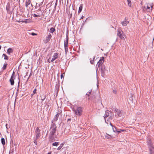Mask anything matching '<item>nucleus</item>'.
I'll return each mask as SVG.
<instances>
[{"instance_id":"23","label":"nucleus","mask_w":154,"mask_h":154,"mask_svg":"<svg viewBox=\"0 0 154 154\" xmlns=\"http://www.w3.org/2000/svg\"><path fill=\"white\" fill-rule=\"evenodd\" d=\"M55 30V29L53 28L52 27L51 28V29H50V32L53 33Z\"/></svg>"},{"instance_id":"46","label":"nucleus","mask_w":154,"mask_h":154,"mask_svg":"<svg viewBox=\"0 0 154 154\" xmlns=\"http://www.w3.org/2000/svg\"><path fill=\"white\" fill-rule=\"evenodd\" d=\"M70 120V119H68V120Z\"/></svg>"},{"instance_id":"47","label":"nucleus","mask_w":154,"mask_h":154,"mask_svg":"<svg viewBox=\"0 0 154 154\" xmlns=\"http://www.w3.org/2000/svg\"><path fill=\"white\" fill-rule=\"evenodd\" d=\"M33 94H31V96H32Z\"/></svg>"},{"instance_id":"7","label":"nucleus","mask_w":154,"mask_h":154,"mask_svg":"<svg viewBox=\"0 0 154 154\" xmlns=\"http://www.w3.org/2000/svg\"><path fill=\"white\" fill-rule=\"evenodd\" d=\"M116 112L115 114V116L117 117L122 116L123 113L121 111L119 110L118 109H116Z\"/></svg>"},{"instance_id":"41","label":"nucleus","mask_w":154,"mask_h":154,"mask_svg":"<svg viewBox=\"0 0 154 154\" xmlns=\"http://www.w3.org/2000/svg\"><path fill=\"white\" fill-rule=\"evenodd\" d=\"M7 124H6V127L7 128H8V127H7Z\"/></svg>"},{"instance_id":"16","label":"nucleus","mask_w":154,"mask_h":154,"mask_svg":"<svg viewBox=\"0 0 154 154\" xmlns=\"http://www.w3.org/2000/svg\"><path fill=\"white\" fill-rule=\"evenodd\" d=\"M65 144V143H61L59 146L57 148V149L58 150H60L63 146Z\"/></svg>"},{"instance_id":"34","label":"nucleus","mask_w":154,"mask_h":154,"mask_svg":"<svg viewBox=\"0 0 154 154\" xmlns=\"http://www.w3.org/2000/svg\"><path fill=\"white\" fill-rule=\"evenodd\" d=\"M31 35H36L37 34L36 33H35L34 32H32L31 33Z\"/></svg>"},{"instance_id":"38","label":"nucleus","mask_w":154,"mask_h":154,"mask_svg":"<svg viewBox=\"0 0 154 154\" xmlns=\"http://www.w3.org/2000/svg\"><path fill=\"white\" fill-rule=\"evenodd\" d=\"M28 22L26 20V21H23V23H27Z\"/></svg>"},{"instance_id":"39","label":"nucleus","mask_w":154,"mask_h":154,"mask_svg":"<svg viewBox=\"0 0 154 154\" xmlns=\"http://www.w3.org/2000/svg\"><path fill=\"white\" fill-rule=\"evenodd\" d=\"M84 17L83 16H82V17H81L80 19H82Z\"/></svg>"},{"instance_id":"5","label":"nucleus","mask_w":154,"mask_h":154,"mask_svg":"<svg viewBox=\"0 0 154 154\" xmlns=\"http://www.w3.org/2000/svg\"><path fill=\"white\" fill-rule=\"evenodd\" d=\"M109 123H110V125H111V126L112 127V128L114 132H117L119 133H120L123 132L125 131V130L122 129H120L119 130H117L116 129V127H114V128H113L112 125V124L110 122H109Z\"/></svg>"},{"instance_id":"40","label":"nucleus","mask_w":154,"mask_h":154,"mask_svg":"<svg viewBox=\"0 0 154 154\" xmlns=\"http://www.w3.org/2000/svg\"><path fill=\"white\" fill-rule=\"evenodd\" d=\"M63 77V75H61V78H62Z\"/></svg>"},{"instance_id":"44","label":"nucleus","mask_w":154,"mask_h":154,"mask_svg":"<svg viewBox=\"0 0 154 154\" xmlns=\"http://www.w3.org/2000/svg\"><path fill=\"white\" fill-rule=\"evenodd\" d=\"M1 45H0V50L1 49Z\"/></svg>"},{"instance_id":"42","label":"nucleus","mask_w":154,"mask_h":154,"mask_svg":"<svg viewBox=\"0 0 154 154\" xmlns=\"http://www.w3.org/2000/svg\"><path fill=\"white\" fill-rule=\"evenodd\" d=\"M50 59H51V58H49V59H48V62H50V61H49V60H50Z\"/></svg>"},{"instance_id":"18","label":"nucleus","mask_w":154,"mask_h":154,"mask_svg":"<svg viewBox=\"0 0 154 154\" xmlns=\"http://www.w3.org/2000/svg\"><path fill=\"white\" fill-rule=\"evenodd\" d=\"M95 58V57H94L92 58H90V62L91 64H93V62Z\"/></svg>"},{"instance_id":"24","label":"nucleus","mask_w":154,"mask_h":154,"mask_svg":"<svg viewBox=\"0 0 154 154\" xmlns=\"http://www.w3.org/2000/svg\"><path fill=\"white\" fill-rule=\"evenodd\" d=\"M150 152H152V153H154V147H151L150 149Z\"/></svg>"},{"instance_id":"15","label":"nucleus","mask_w":154,"mask_h":154,"mask_svg":"<svg viewBox=\"0 0 154 154\" xmlns=\"http://www.w3.org/2000/svg\"><path fill=\"white\" fill-rule=\"evenodd\" d=\"M129 23V21L127 20L126 19H125V21L122 22H121V23L123 26H126L127 24Z\"/></svg>"},{"instance_id":"13","label":"nucleus","mask_w":154,"mask_h":154,"mask_svg":"<svg viewBox=\"0 0 154 154\" xmlns=\"http://www.w3.org/2000/svg\"><path fill=\"white\" fill-rule=\"evenodd\" d=\"M51 37V34L50 33H49L46 38L45 40V43H47L50 40Z\"/></svg>"},{"instance_id":"32","label":"nucleus","mask_w":154,"mask_h":154,"mask_svg":"<svg viewBox=\"0 0 154 154\" xmlns=\"http://www.w3.org/2000/svg\"><path fill=\"white\" fill-rule=\"evenodd\" d=\"M113 92L114 94H116L117 92V90L116 89L114 90L113 91Z\"/></svg>"},{"instance_id":"3","label":"nucleus","mask_w":154,"mask_h":154,"mask_svg":"<svg viewBox=\"0 0 154 154\" xmlns=\"http://www.w3.org/2000/svg\"><path fill=\"white\" fill-rule=\"evenodd\" d=\"M74 113L78 116H81L82 115L83 109L81 107H77L76 109H73Z\"/></svg>"},{"instance_id":"8","label":"nucleus","mask_w":154,"mask_h":154,"mask_svg":"<svg viewBox=\"0 0 154 154\" xmlns=\"http://www.w3.org/2000/svg\"><path fill=\"white\" fill-rule=\"evenodd\" d=\"M14 72H13V74L11 76V78L10 79V82L11 83V84L12 85H14V79H15L14 77Z\"/></svg>"},{"instance_id":"33","label":"nucleus","mask_w":154,"mask_h":154,"mask_svg":"<svg viewBox=\"0 0 154 154\" xmlns=\"http://www.w3.org/2000/svg\"><path fill=\"white\" fill-rule=\"evenodd\" d=\"M36 89H35L33 91V94H35L36 93Z\"/></svg>"},{"instance_id":"14","label":"nucleus","mask_w":154,"mask_h":154,"mask_svg":"<svg viewBox=\"0 0 154 154\" xmlns=\"http://www.w3.org/2000/svg\"><path fill=\"white\" fill-rule=\"evenodd\" d=\"M104 58V57H101L99 61L98 62L97 64L98 65V66H99L100 64H102L103 62Z\"/></svg>"},{"instance_id":"26","label":"nucleus","mask_w":154,"mask_h":154,"mask_svg":"<svg viewBox=\"0 0 154 154\" xmlns=\"http://www.w3.org/2000/svg\"><path fill=\"white\" fill-rule=\"evenodd\" d=\"M127 2H128V5L130 7H131V0H127Z\"/></svg>"},{"instance_id":"12","label":"nucleus","mask_w":154,"mask_h":154,"mask_svg":"<svg viewBox=\"0 0 154 154\" xmlns=\"http://www.w3.org/2000/svg\"><path fill=\"white\" fill-rule=\"evenodd\" d=\"M104 137L105 138V139H111L113 137V136L112 134H108L107 133L105 134Z\"/></svg>"},{"instance_id":"6","label":"nucleus","mask_w":154,"mask_h":154,"mask_svg":"<svg viewBox=\"0 0 154 154\" xmlns=\"http://www.w3.org/2000/svg\"><path fill=\"white\" fill-rule=\"evenodd\" d=\"M36 139H38L40 136V130L38 127H37L35 130Z\"/></svg>"},{"instance_id":"22","label":"nucleus","mask_w":154,"mask_h":154,"mask_svg":"<svg viewBox=\"0 0 154 154\" xmlns=\"http://www.w3.org/2000/svg\"><path fill=\"white\" fill-rule=\"evenodd\" d=\"M1 141L2 142V143L3 145H4L5 144V140L4 138H2L1 139Z\"/></svg>"},{"instance_id":"21","label":"nucleus","mask_w":154,"mask_h":154,"mask_svg":"<svg viewBox=\"0 0 154 154\" xmlns=\"http://www.w3.org/2000/svg\"><path fill=\"white\" fill-rule=\"evenodd\" d=\"M68 39L66 38L64 42V46L68 47Z\"/></svg>"},{"instance_id":"37","label":"nucleus","mask_w":154,"mask_h":154,"mask_svg":"<svg viewBox=\"0 0 154 154\" xmlns=\"http://www.w3.org/2000/svg\"><path fill=\"white\" fill-rule=\"evenodd\" d=\"M107 131H108V133H109V134L110 133V131H109V129H107Z\"/></svg>"},{"instance_id":"17","label":"nucleus","mask_w":154,"mask_h":154,"mask_svg":"<svg viewBox=\"0 0 154 154\" xmlns=\"http://www.w3.org/2000/svg\"><path fill=\"white\" fill-rule=\"evenodd\" d=\"M13 52V50L11 48H9L7 50V53L9 54L11 53H12Z\"/></svg>"},{"instance_id":"1","label":"nucleus","mask_w":154,"mask_h":154,"mask_svg":"<svg viewBox=\"0 0 154 154\" xmlns=\"http://www.w3.org/2000/svg\"><path fill=\"white\" fill-rule=\"evenodd\" d=\"M57 126L55 123H53L51 125L49 129V138L50 140L53 141V140H55V138L57 137L56 134Z\"/></svg>"},{"instance_id":"28","label":"nucleus","mask_w":154,"mask_h":154,"mask_svg":"<svg viewBox=\"0 0 154 154\" xmlns=\"http://www.w3.org/2000/svg\"><path fill=\"white\" fill-rule=\"evenodd\" d=\"M30 4L29 1H27L26 3V7H27L28 5H29Z\"/></svg>"},{"instance_id":"10","label":"nucleus","mask_w":154,"mask_h":154,"mask_svg":"<svg viewBox=\"0 0 154 154\" xmlns=\"http://www.w3.org/2000/svg\"><path fill=\"white\" fill-rule=\"evenodd\" d=\"M111 113L109 111H107L106 112L105 115L104 116V117L105 119V122L107 123V124H108V123L107 122H106V118L109 116V114Z\"/></svg>"},{"instance_id":"29","label":"nucleus","mask_w":154,"mask_h":154,"mask_svg":"<svg viewBox=\"0 0 154 154\" xmlns=\"http://www.w3.org/2000/svg\"><path fill=\"white\" fill-rule=\"evenodd\" d=\"M7 65V64H4V65L3 66V69H6Z\"/></svg>"},{"instance_id":"25","label":"nucleus","mask_w":154,"mask_h":154,"mask_svg":"<svg viewBox=\"0 0 154 154\" xmlns=\"http://www.w3.org/2000/svg\"><path fill=\"white\" fill-rule=\"evenodd\" d=\"M58 142H55L52 144V145L53 146H57L59 145Z\"/></svg>"},{"instance_id":"35","label":"nucleus","mask_w":154,"mask_h":154,"mask_svg":"<svg viewBox=\"0 0 154 154\" xmlns=\"http://www.w3.org/2000/svg\"><path fill=\"white\" fill-rule=\"evenodd\" d=\"M18 22L19 23H20V22H22V23H23V20H19V21H18Z\"/></svg>"},{"instance_id":"30","label":"nucleus","mask_w":154,"mask_h":154,"mask_svg":"<svg viewBox=\"0 0 154 154\" xmlns=\"http://www.w3.org/2000/svg\"><path fill=\"white\" fill-rule=\"evenodd\" d=\"M33 16L34 17H39L40 16L39 15H37V14H33Z\"/></svg>"},{"instance_id":"20","label":"nucleus","mask_w":154,"mask_h":154,"mask_svg":"<svg viewBox=\"0 0 154 154\" xmlns=\"http://www.w3.org/2000/svg\"><path fill=\"white\" fill-rule=\"evenodd\" d=\"M82 5H81L79 7V9L78 11V13H80L82 11Z\"/></svg>"},{"instance_id":"4","label":"nucleus","mask_w":154,"mask_h":154,"mask_svg":"<svg viewBox=\"0 0 154 154\" xmlns=\"http://www.w3.org/2000/svg\"><path fill=\"white\" fill-rule=\"evenodd\" d=\"M117 35L121 39H124L126 38L125 35L123 33L122 31L120 29H118Z\"/></svg>"},{"instance_id":"43","label":"nucleus","mask_w":154,"mask_h":154,"mask_svg":"<svg viewBox=\"0 0 154 154\" xmlns=\"http://www.w3.org/2000/svg\"><path fill=\"white\" fill-rule=\"evenodd\" d=\"M48 154H51V152H49L48 153Z\"/></svg>"},{"instance_id":"45","label":"nucleus","mask_w":154,"mask_h":154,"mask_svg":"<svg viewBox=\"0 0 154 154\" xmlns=\"http://www.w3.org/2000/svg\"><path fill=\"white\" fill-rule=\"evenodd\" d=\"M153 153H152V152H150V154H152Z\"/></svg>"},{"instance_id":"36","label":"nucleus","mask_w":154,"mask_h":154,"mask_svg":"<svg viewBox=\"0 0 154 154\" xmlns=\"http://www.w3.org/2000/svg\"><path fill=\"white\" fill-rule=\"evenodd\" d=\"M34 143H35L36 144H37V141H36V140H34Z\"/></svg>"},{"instance_id":"27","label":"nucleus","mask_w":154,"mask_h":154,"mask_svg":"<svg viewBox=\"0 0 154 154\" xmlns=\"http://www.w3.org/2000/svg\"><path fill=\"white\" fill-rule=\"evenodd\" d=\"M3 56H4V59L7 60L8 59V57L5 54H3Z\"/></svg>"},{"instance_id":"11","label":"nucleus","mask_w":154,"mask_h":154,"mask_svg":"<svg viewBox=\"0 0 154 154\" xmlns=\"http://www.w3.org/2000/svg\"><path fill=\"white\" fill-rule=\"evenodd\" d=\"M58 57V55L57 53H54L53 55L52 56V58L51 60V62H52L55 60Z\"/></svg>"},{"instance_id":"2","label":"nucleus","mask_w":154,"mask_h":154,"mask_svg":"<svg viewBox=\"0 0 154 154\" xmlns=\"http://www.w3.org/2000/svg\"><path fill=\"white\" fill-rule=\"evenodd\" d=\"M153 4L152 3H146L143 6L145 10L147 12H151L152 9Z\"/></svg>"},{"instance_id":"48","label":"nucleus","mask_w":154,"mask_h":154,"mask_svg":"<svg viewBox=\"0 0 154 154\" xmlns=\"http://www.w3.org/2000/svg\"><path fill=\"white\" fill-rule=\"evenodd\" d=\"M86 95H88V96H89V94H87Z\"/></svg>"},{"instance_id":"9","label":"nucleus","mask_w":154,"mask_h":154,"mask_svg":"<svg viewBox=\"0 0 154 154\" xmlns=\"http://www.w3.org/2000/svg\"><path fill=\"white\" fill-rule=\"evenodd\" d=\"M61 112H62V111H61V110H60H60L58 112H57V114H56V115L55 117V118H54V119L53 120V121H54L55 122H56L57 121V120L58 119V117L59 116V115L60 113H61Z\"/></svg>"},{"instance_id":"19","label":"nucleus","mask_w":154,"mask_h":154,"mask_svg":"<svg viewBox=\"0 0 154 154\" xmlns=\"http://www.w3.org/2000/svg\"><path fill=\"white\" fill-rule=\"evenodd\" d=\"M101 75L103 76H104L105 75V68L104 69H101Z\"/></svg>"},{"instance_id":"31","label":"nucleus","mask_w":154,"mask_h":154,"mask_svg":"<svg viewBox=\"0 0 154 154\" xmlns=\"http://www.w3.org/2000/svg\"><path fill=\"white\" fill-rule=\"evenodd\" d=\"M64 48L65 51L66 52L68 51V47L64 46Z\"/></svg>"}]
</instances>
